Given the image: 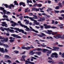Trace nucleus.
<instances>
[{
    "label": "nucleus",
    "instance_id": "nucleus-1",
    "mask_svg": "<svg viewBox=\"0 0 64 64\" xmlns=\"http://www.w3.org/2000/svg\"><path fill=\"white\" fill-rule=\"evenodd\" d=\"M20 25L21 26H22V27H23L25 28H26V29H25L26 31H30V29L29 28H28L27 26L24 25H23L22 24H20Z\"/></svg>",
    "mask_w": 64,
    "mask_h": 64
},
{
    "label": "nucleus",
    "instance_id": "nucleus-2",
    "mask_svg": "<svg viewBox=\"0 0 64 64\" xmlns=\"http://www.w3.org/2000/svg\"><path fill=\"white\" fill-rule=\"evenodd\" d=\"M4 5L6 7V8H7L8 7V8H9L10 9H11V7H14V6L12 4H10V5L8 6L7 4H4Z\"/></svg>",
    "mask_w": 64,
    "mask_h": 64
},
{
    "label": "nucleus",
    "instance_id": "nucleus-3",
    "mask_svg": "<svg viewBox=\"0 0 64 64\" xmlns=\"http://www.w3.org/2000/svg\"><path fill=\"white\" fill-rule=\"evenodd\" d=\"M54 38H55L56 39H58V38H61V35L59 34H57L56 36H53Z\"/></svg>",
    "mask_w": 64,
    "mask_h": 64
},
{
    "label": "nucleus",
    "instance_id": "nucleus-4",
    "mask_svg": "<svg viewBox=\"0 0 64 64\" xmlns=\"http://www.w3.org/2000/svg\"><path fill=\"white\" fill-rule=\"evenodd\" d=\"M33 17H30V19L31 20V21H32V20H35L34 19H38V17H37V16L36 15H33Z\"/></svg>",
    "mask_w": 64,
    "mask_h": 64
},
{
    "label": "nucleus",
    "instance_id": "nucleus-5",
    "mask_svg": "<svg viewBox=\"0 0 64 64\" xmlns=\"http://www.w3.org/2000/svg\"><path fill=\"white\" fill-rule=\"evenodd\" d=\"M40 34H38V36H39L40 37H45V36H46V35L44 33H41Z\"/></svg>",
    "mask_w": 64,
    "mask_h": 64
},
{
    "label": "nucleus",
    "instance_id": "nucleus-6",
    "mask_svg": "<svg viewBox=\"0 0 64 64\" xmlns=\"http://www.w3.org/2000/svg\"><path fill=\"white\" fill-rule=\"evenodd\" d=\"M48 31L47 32L45 30L42 31V32H45V33H47V34H51V33L50 32H52V31L51 30H48Z\"/></svg>",
    "mask_w": 64,
    "mask_h": 64
},
{
    "label": "nucleus",
    "instance_id": "nucleus-7",
    "mask_svg": "<svg viewBox=\"0 0 64 64\" xmlns=\"http://www.w3.org/2000/svg\"><path fill=\"white\" fill-rule=\"evenodd\" d=\"M10 29H14V30H17V31H19V32H21V30H22V29H19L18 28H14L13 27H10Z\"/></svg>",
    "mask_w": 64,
    "mask_h": 64
},
{
    "label": "nucleus",
    "instance_id": "nucleus-8",
    "mask_svg": "<svg viewBox=\"0 0 64 64\" xmlns=\"http://www.w3.org/2000/svg\"><path fill=\"white\" fill-rule=\"evenodd\" d=\"M0 29L2 31H4V30H6V31H8L9 30V28H3L2 27H1L0 28Z\"/></svg>",
    "mask_w": 64,
    "mask_h": 64
},
{
    "label": "nucleus",
    "instance_id": "nucleus-9",
    "mask_svg": "<svg viewBox=\"0 0 64 64\" xmlns=\"http://www.w3.org/2000/svg\"><path fill=\"white\" fill-rule=\"evenodd\" d=\"M2 26H5L6 27H8V25H7V24H6L5 22H2Z\"/></svg>",
    "mask_w": 64,
    "mask_h": 64
},
{
    "label": "nucleus",
    "instance_id": "nucleus-10",
    "mask_svg": "<svg viewBox=\"0 0 64 64\" xmlns=\"http://www.w3.org/2000/svg\"><path fill=\"white\" fill-rule=\"evenodd\" d=\"M44 28L46 29H47V28H50L51 26H48L46 24H44Z\"/></svg>",
    "mask_w": 64,
    "mask_h": 64
},
{
    "label": "nucleus",
    "instance_id": "nucleus-11",
    "mask_svg": "<svg viewBox=\"0 0 64 64\" xmlns=\"http://www.w3.org/2000/svg\"><path fill=\"white\" fill-rule=\"evenodd\" d=\"M25 64H29H29H34V63L33 62H30L29 61H28V60H26L25 61Z\"/></svg>",
    "mask_w": 64,
    "mask_h": 64
},
{
    "label": "nucleus",
    "instance_id": "nucleus-12",
    "mask_svg": "<svg viewBox=\"0 0 64 64\" xmlns=\"http://www.w3.org/2000/svg\"><path fill=\"white\" fill-rule=\"evenodd\" d=\"M4 9V8L2 7H0V10H2L4 12V14H6V10Z\"/></svg>",
    "mask_w": 64,
    "mask_h": 64
},
{
    "label": "nucleus",
    "instance_id": "nucleus-13",
    "mask_svg": "<svg viewBox=\"0 0 64 64\" xmlns=\"http://www.w3.org/2000/svg\"><path fill=\"white\" fill-rule=\"evenodd\" d=\"M30 28L31 29V30H32V31L35 32H36V33H38V31L35 30L34 29H33L32 28V27L31 26H30Z\"/></svg>",
    "mask_w": 64,
    "mask_h": 64
},
{
    "label": "nucleus",
    "instance_id": "nucleus-14",
    "mask_svg": "<svg viewBox=\"0 0 64 64\" xmlns=\"http://www.w3.org/2000/svg\"><path fill=\"white\" fill-rule=\"evenodd\" d=\"M52 55H54V57L55 58H57L58 57V54L56 52H55L52 54Z\"/></svg>",
    "mask_w": 64,
    "mask_h": 64
},
{
    "label": "nucleus",
    "instance_id": "nucleus-15",
    "mask_svg": "<svg viewBox=\"0 0 64 64\" xmlns=\"http://www.w3.org/2000/svg\"><path fill=\"white\" fill-rule=\"evenodd\" d=\"M9 28H8V31L9 32H11V33H14V30H11V29H10Z\"/></svg>",
    "mask_w": 64,
    "mask_h": 64
},
{
    "label": "nucleus",
    "instance_id": "nucleus-16",
    "mask_svg": "<svg viewBox=\"0 0 64 64\" xmlns=\"http://www.w3.org/2000/svg\"><path fill=\"white\" fill-rule=\"evenodd\" d=\"M22 5V6L24 7H25L26 5H25V3L24 2H20V6H21V5Z\"/></svg>",
    "mask_w": 64,
    "mask_h": 64
},
{
    "label": "nucleus",
    "instance_id": "nucleus-17",
    "mask_svg": "<svg viewBox=\"0 0 64 64\" xmlns=\"http://www.w3.org/2000/svg\"><path fill=\"white\" fill-rule=\"evenodd\" d=\"M2 46H4L6 48H9V46H8L7 44H2Z\"/></svg>",
    "mask_w": 64,
    "mask_h": 64
},
{
    "label": "nucleus",
    "instance_id": "nucleus-18",
    "mask_svg": "<svg viewBox=\"0 0 64 64\" xmlns=\"http://www.w3.org/2000/svg\"><path fill=\"white\" fill-rule=\"evenodd\" d=\"M42 52H44V53H45L46 52V51H49V50L47 49H42Z\"/></svg>",
    "mask_w": 64,
    "mask_h": 64
},
{
    "label": "nucleus",
    "instance_id": "nucleus-19",
    "mask_svg": "<svg viewBox=\"0 0 64 64\" xmlns=\"http://www.w3.org/2000/svg\"><path fill=\"white\" fill-rule=\"evenodd\" d=\"M5 58H7V59H10L11 58V57L7 55H5Z\"/></svg>",
    "mask_w": 64,
    "mask_h": 64
},
{
    "label": "nucleus",
    "instance_id": "nucleus-20",
    "mask_svg": "<svg viewBox=\"0 0 64 64\" xmlns=\"http://www.w3.org/2000/svg\"><path fill=\"white\" fill-rule=\"evenodd\" d=\"M35 54L38 55H40V54H41V52H36L35 53Z\"/></svg>",
    "mask_w": 64,
    "mask_h": 64
},
{
    "label": "nucleus",
    "instance_id": "nucleus-21",
    "mask_svg": "<svg viewBox=\"0 0 64 64\" xmlns=\"http://www.w3.org/2000/svg\"><path fill=\"white\" fill-rule=\"evenodd\" d=\"M4 49L3 48H1L0 50V51L2 52V53H4L5 51L4 50Z\"/></svg>",
    "mask_w": 64,
    "mask_h": 64
},
{
    "label": "nucleus",
    "instance_id": "nucleus-22",
    "mask_svg": "<svg viewBox=\"0 0 64 64\" xmlns=\"http://www.w3.org/2000/svg\"><path fill=\"white\" fill-rule=\"evenodd\" d=\"M21 30V32H22V33H23L24 34L26 35L27 34V33L26 32H24V30Z\"/></svg>",
    "mask_w": 64,
    "mask_h": 64
},
{
    "label": "nucleus",
    "instance_id": "nucleus-23",
    "mask_svg": "<svg viewBox=\"0 0 64 64\" xmlns=\"http://www.w3.org/2000/svg\"><path fill=\"white\" fill-rule=\"evenodd\" d=\"M47 51H48L47 52V53H48V54H51V53L52 52V50H48Z\"/></svg>",
    "mask_w": 64,
    "mask_h": 64
},
{
    "label": "nucleus",
    "instance_id": "nucleus-24",
    "mask_svg": "<svg viewBox=\"0 0 64 64\" xmlns=\"http://www.w3.org/2000/svg\"><path fill=\"white\" fill-rule=\"evenodd\" d=\"M36 49L37 51H42V49H41V48H36Z\"/></svg>",
    "mask_w": 64,
    "mask_h": 64
},
{
    "label": "nucleus",
    "instance_id": "nucleus-25",
    "mask_svg": "<svg viewBox=\"0 0 64 64\" xmlns=\"http://www.w3.org/2000/svg\"><path fill=\"white\" fill-rule=\"evenodd\" d=\"M31 49V47L29 46H27V47H26V49L27 50H30Z\"/></svg>",
    "mask_w": 64,
    "mask_h": 64
},
{
    "label": "nucleus",
    "instance_id": "nucleus-26",
    "mask_svg": "<svg viewBox=\"0 0 64 64\" xmlns=\"http://www.w3.org/2000/svg\"><path fill=\"white\" fill-rule=\"evenodd\" d=\"M8 38H4V41L5 42H7V41H8Z\"/></svg>",
    "mask_w": 64,
    "mask_h": 64
},
{
    "label": "nucleus",
    "instance_id": "nucleus-27",
    "mask_svg": "<svg viewBox=\"0 0 64 64\" xmlns=\"http://www.w3.org/2000/svg\"><path fill=\"white\" fill-rule=\"evenodd\" d=\"M28 9V8H27L25 10V12H29L30 11V10L29 9L28 10H27Z\"/></svg>",
    "mask_w": 64,
    "mask_h": 64
},
{
    "label": "nucleus",
    "instance_id": "nucleus-28",
    "mask_svg": "<svg viewBox=\"0 0 64 64\" xmlns=\"http://www.w3.org/2000/svg\"><path fill=\"white\" fill-rule=\"evenodd\" d=\"M48 62L49 63H54V61L53 60H48Z\"/></svg>",
    "mask_w": 64,
    "mask_h": 64
},
{
    "label": "nucleus",
    "instance_id": "nucleus-29",
    "mask_svg": "<svg viewBox=\"0 0 64 64\" xmlns=\"http://www.w3.org/2000/svg\"><path fill=\"white\" fill-rule=\"evenodd\" d=\"M40 19L39 20H38V22H41L42 21V17H40Z\"/></svg>",
    "mask_w": 64,
    "mask_h": 64
},
{
    "label": "nucleus",
    "instance_id": "nucleus-30",
    "mask_svg": "<svg viewBox=\"0 0 64 64\" xmlns=\"http://www.w3.org/2000/svg\"><path fill=\"white\" fill-rule=\"evenodd\" d=\"M50 28H52V29H55V28H57V29H58V28H57V27H55L54 26H52V27L50 26Z\"/></svg>",
    "mask_w": 64,
    "mask_h": 64
},
{
    "label": "nucleus",
    "instance_id": "nucleus-31",
    "mask_svg": "<svg viewBox=\"0 0 64 64\" xmlns=\"http://www.w3.org/2000/svg\"><path fill=\"white\" fill-rule=\"evenodd\" d=\"M16 23L15 22H14V24L11 25L13 27H15V26H16Z\"/></svg>",
    "mask_w": 64,
    "mask_h": 64
},
{
    "label": "nucleus",
    "instance_id": "nucleus-32",
    "mask_svg": "<svg viewBox=\"0 0 64 64\" xmlns=\"http://www.w3.org/2000/svg\"><path fill=\"white\" fill-rule=\"evenodd\" d=\"M32 21H34V23L35 24H36V22H37V20H32Z\"/></svg>",
    "mask_w": 64,
    "mask_h": 64
},
{
    "label": "nucleus",
    "instance_id": "nucleus-33",
    "mask_svg": "<svg viewBox=\"0 0 64 64\" xmlns=\"http://www.w3.org/2000/svg\"><path fill=\"white\" fill-rule=\"evenodd\" d=\"M11 36H13L14 37L16 38L17 35H16L15 34H12L11 35Z\"/></svg>",
    "mask_w": 64,
    "mask_h": 64
},
{
    "label": "nucleus",
    "instance_id": "nucleus-34",
    "mask_svg": "<svg viewBox=\"0 0 64 64\" xmlns=\"http://www.w3.org/2000/svg\"><path fill=\"white\" fill-rule=\"evenodd\" d=\"M57 33V32H53L52 33V35H56V34Z\"/></svg>",
    "mask_w": 64,
    "mask_h": 64
},
{
    "label": "nucleus",
    "instance_id": "nucleus-35",
    "mask_svg": "<svg viewBox=\"0 0 64 64\" xmlns=\"http://www.w3.org/2000/svg\"><path fill=\"white\" fill-rule=\"evenodd\" d=\"M59 11L58 10H54V12L55 13H59Z\"/></svg>",
    "mask_w": 64,
    "mask_h": 64
},
{
    "label": "nucleus",
    "instance_id": "nucleus-36",
    "mask_svg": "<svg viewBox=\"0 0 64 64\" xmlns=\"http://www.w3.org/2000/svg\"><path fill=\"white\" fill-rule=\"evenodd\" d=\"M14 3L16 5H18V3H17V1H15L14 2Z\"/></svg>",
    "mask_w": 64,
    "mask_h": 64
},
{
    "label": "nucleus",
    "instance_id": "nucleus-37",
    "mask_svg": "<svg viewBox=\"0 0 64 64\" xmlns=\"http://www.w3.org/2000/svg\"><path fill=\"white\" fill-rule=\"evenodd\" d=\"M2 16L4 18H8V16L6 15H4Z\"/></svg>",
    "mask_w": 64,
    "mask_h": 64
},
{
    "label": "nucleus",
    "instance_id": "nucleus-38",
    "mask_svg": "<svg viewBox=\"0 0 64 64\" xmlns=\"http://www.w3.org/2000/svg\"><path fill=\"white\" fill-rule=\"evenodd\" d=\"M23 17V16H20V17L19 18H20V20H21V21H22V20H23V19L22 18Z\"/></svg>",
    "mask_w": 64,
    "mask_h": 64
},
{
    "label": "nucleus",
    "instance_id": "nucleus-39",
    "mask_svg": "<svg viewBox=\"0 0 64 64\" xmlns=\"http://www.w3.org/2000/svg\"><path fill=\"white\" fill-rule=\"evenodd\" d=\"M38 6L39 7H40L42 6V4H38Z\"/></svg>",
    "mask_w": 64,
    "mask_h": 64
},
{
    "label": "nucleus",
    "instance_id": "nucleus-40",
    "mask_svg": "<svg viewBox=\"0 0 64 64\" xmlns=\"http://www.w3.org/2000/svg\"><path fill=\"white\" fill-rule=\"evenodd\" d=\"M9 51L7 50L6 49H4V52L6 53H7V52H8Z\"/></svg>",
    "mask_w": 64,
    "mask_h": 64
},
{
    "label": "nucleus",
    "instance_id": "nucleus-41",
    "mask_svg": "<svg viewBox=\"0 0 64 64\" xmlns=\"http://www.w3.org/2000/svg\"><path fill=\"white\" fill-rule=\"evenodd\" d=\"M40 45H41V46L42 47H44L47 46L46 45H42V44H40Z\"/></svg>",
    "mask_w": 64,
    "mask_h": 64
},
{
    "label": "nucleus",
    "instance_id": "nucleus-42",
    "mask_svg": "<svg viewBox=\"0 0 64 64\" xmlns=\"http://www.w3.org/2000/svg\"><path fill=\"white\" fill-rule=\"evenodd\" d=\"M52 51H58V50L57 49H52Z\"/></svg>",
    "mask_w": 64,
    "mask_h": 64
},
{
    "label": "nucleus",
    "instance_id": "nucleus-43",
    "mask_svg": "<svg viewBox=\"0 0 64 64\" xmlns=\"http://www.w3.org/2000/svg\"><path fill=\"white\" fill-rule=\"evenodd\" d=\"M56 9H59V6H56L55 8Z\"/></svg>",
    "mask_w": 64,
    "mask_h": 64
},
{
    "label": "nucleus",
    "instance_id": "nucleus-44",
    "mask_svg": "<svg viewBox=\"0 0 64 64\" xmlns=\"http://www.w3.org/2000/svg\"><path fill=\"white\" fill-rule=\"evenodd\" d=\"M54 53H53L52 54V55H51L50 57H51V58H54V54H53Z\"/></svg>",
    "mask_w": 64,
    "mask_h": 64
},
{
    "label": "nucleus",
    "instance_id": "nucleus-45",
    "mask_svg": "<svg viewBox=\"0 0 64 64\" xmlns=\"http://www.w3.org/2000/svg\"><path fill=\"white\" fill-rule=\"evenodd\" d=\"M40 41H41L42 42H45L46 41L44 40H40Z\"/></svg>",
    "mask_w": 64,
    "mask_h": 64
},
{
    "label": "nucleus",
    "instance_id": "nucleus-46",
    "mask_svg": "<svg viewBox=\"0 0 64 64\" xmlns=\"http://www.w3.org/2000/svg\"><path fill=\"white\" fill-rule=\"evenodd\" d=\"M61 39H64V34H63L62 36H61Z\"/></svg>",
    "mask_w": 64,
    "mask_h": 64
},
{
    "label": "nucleus",
    "instance_id": "nucleus-47",
    "mask_svg": "<svg viewBox=\"0 0 64 64\" xmlns=\"http://www.w3.org/2000/svg\"><path fill=\"white\" fill-rule=\"evenodd\" d=\"M16 38H21V37L17 35H16Z\"/></svg>",
    "mask_w": 64,
    "mask_h": 64
},
{
    "label": "nucleus",
    "instance_id": "nucleus-48",
    "mask_svg": "<svg viewBox=\"0 0 64 64\" xmlns=\"http://www.w3.org/2000/svg\"><path fill=\"white\" fill-rule=\"evenodd\" d=\"M28 24H29V21H26V25H28Z\"/></svg>",
    "mask_w": 64,
    "mask_h": 64
},
{
    "label": "nucleus",
    "instance_id": "nucleus-49",
    "mask_svg": "<svg viewBox=\"0 0 64 64\" xmlns=\"http://www.w3.org/2000/svg\"><path fill=\"white\" fill-rule=\"evenodd\" d=\"M58 19H59L60 20H62L63 18H62V17H58Z\"/></svg>",
    "mask_w": 64,
    "mask_h": 64
},
{
    "label": "nucleus",
    "instance_id": "nucleus-50",
    "mask_svg": "<svg viewBox=\"0 0 64 64\" xmlns=\"http://www.w3.org/2000/svg\"><path fill=\"white\" fill-rule=\"evenodd\" d=\"M38 4H36L33 5V7H36V6H35L36 5L37 6H38Z\"/></svg>",
    "mask_w": 64,
    "mask_h": 64
},
{
    "label": "nucleus",
    "instance_id": "nucleus-51",
    "mask_svg": "<svg viewBox=\"0 0 64 64\" xmlns=\"http://www.w3.org/2000/svg\"><path fill=\"white\" fill-rule=\"evenodd\" d=\"M14 52H15L14 53H16V54H17L18 53V51L15 50V51H14Z\"/></svg>",
    "mask_w": 64,
    "mask_h": 64
},
{
    "label": "nucleus",
    "instance_id": "nucleus-52",
    "mask_svg": "<svg viewBox=\"0 0 64 64\" xmlns=\"http://www.w3.org/2000/svg\"><path fill=\"white\" fill-rule=\"evenodd\" d=\"M22 49H26V47H25L22 46Z\"/></svg>",
    "mask_w": 64,
    "mask_h": 64
},
{
    "label": "nucleus",
    "instance_id": "nucleus-53",
    "mask_svg": "<svg viewBox=\"0 0 64 64\" xmlns=\"http://www.w3.org/2000/svg\"><path fill=\"white\" fill-rule=\"evenodd\" d=\"M48 59H49L50 60H52V58L50 57H48Z\"/></svg>",
    "mask_w": 64,
    "mask_h": 64
},
{
    "label": "nucleus",
    "instance_id": "nucleus-54",
    "mask_svg": "<svg viewBox=\"0 0 64 64\" xmlns=\"http://www.w3.org/2000/svg\"><path fill=\"white\" fill-rule=\"evenodd\" d=\"M33 50H31L30 52L29 53V54H32V53H33Z\"/></svg>",
    "mask_w": 64,
    "mask_h": 64
},
{
    "label": "nucleus",
    "instance_id": "nucleus-55",
    "mask_svg": "<svg viewBox=\"0 0 64 64\" xmlns=\"http://www.w3.org/2000/svg\"><path fill=\"white\" fill-rule=\"evenodd\" d=\"M7 62H8V63H11V60H8Z\"/></svg>",
    "mask_w": 64,
    "mask_h": 64
},
{
    "label": "nucleus",
    "instance_id": "nucleus-56",
    "mask_svg": "<svg viewBox=\"0 0 64 64\" xmlns=\"http://www.w3.org/2000/svg\"><path fill=\"white\" fill-rule=\"evenodd\" d=\"M62 57L64 58V53H63L62 54Z\"/></svg>",
    "mask_w": 64,
    "mask_h": 64
},
{
    "label": "nucleus",
    "instance_id": "nucleus-57",
    "mask_svg": "<svg viewBox=\"0 0 64 64\" xmlns=\"http://www.w3.org/2000/svg\"><path fill=\"white\" fill-rule=\"evenodd\" d=\"M29 15L30 16H32L33 15V13H30L29 14Z\"/></svg>",
    "mask_w": 64,
    "mask_h": 64
},
{
    "label": "nucleus",
    "instance_id": "nucleus-58",
    "mask_svg": "<svg viewBox=\"0 0 64 64\" xmlns=\"http://www.w3.org/2000/svg\"><path fill=\"white\" fill-rule=\"evenodd\" d=\"M36 11H39V8H36L35 9Z\"/></svg>",
    "mask_w": 64,
    "mask_h": 64
},
{
    "label": "nucleus",
    "instance_id": "nucleus-59",
    "mask_svg": "<svg viewBox=\"0 0 64 64\" xmlns=\"http://www.w3.org/2000/svg\"><path fill=\"white\" fill-rule=\"evenodd\" d=\"M58 46L60 47H63L64 46L63 45H60V44H58Z\"/></svg>",
    "mask_w": 64,
    "mask_h": 64
},
{
    "label": "nucleus",
    "instance_id": "nucleus-60",
    "mask_svg": "<svg viewBox=\"0 0 64 64\" xmlns=\"http://www.w3.org/2000/svg\"><path fill=\"white\" fill-rule=\"evenodd\" d=\"M26 57V56H22V58H23L24 59L25 57Z\"/></svg>",
    "mask_w": 64,
    "mask_h": 64
},
{
    "label": "nucleus",
    "instance_id": "nucleus-61",
    "mask_svg": "<svg viewBox=\"0 0 64 64\" xmlns=\"http://www.w3.org/2000/svg\"><path fill=\"white\" fill-rule=\"evenodd\" d=\"M60 13H64V10H62L60 12Z\"/></svg>",
    "mask_w": 64,
    "mask_h": 64
},
{
    "label": "nucleus",
    "instance_id": "nucleus-62",
    "mask_svg": "<svg viewBox=\"0 0 64 64\" xmlns=\"http://www.w3.org/2000/svg\"><path fill=\"white\" fill-rule=\"evenodd\" d=\"M14 41V40H10V42H13Z\"/></svg>",
    "mask_w": 64,
    "mask_h": 64
},
{
    "label": "nucleus",
    "instance_id": "nucleus-63",
    "mask_svg": "<svg viewBox=\"0 0 64 64\" xmlns=\"http://www.w3.org/2000/svg\"><path fill=\"white\" fill-rule=\"evenodd\" d=\"M58 22L56 21V22H55L54 24H58Z\"/></svg>",
    "mask_w": 64,
    "mask_h": 64
},
{
    "label": "nucleus",
    "instance_id": "nucleus-64",
    "mask_svg": "<svg viewBox=\"0 0 64 64\" xmlns=\"http://www.w3.org/2000/svg\"><path fill=\"white\" fill-rule=\"evenodd\" d=\"M36 50H37V48H35L34 49L32 50L33 52L34 51H36Z\"/></svg>",
    "mask_w": 64,
    "mask_h": 64
}]
</instances>
